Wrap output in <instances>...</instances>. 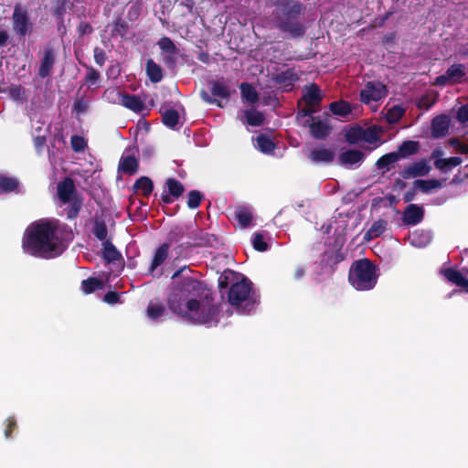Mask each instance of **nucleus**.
Returning a JSON list of instances; mask_svg holds the SVG:
<instances>
[{
    "instance_id": "nucleus-1",
    "label": "nucleus",
    "mask_w": 468,
    "mask_h": 468,
    "mask_svg": "<svg viewBox=\"0 0 468 468\" xmlns=\"http://www.w3.org/2000/svg\"><path fill=\"white\" fill-rule=\"evenodd\" d=\"M211 301V293L203 282L193 277H182L172 287L167 305L177 316L193 319L199 324H218L219 308Z\"/></svg>"
},
{
    "instance_id": "nucleus-2",
    "label": "nucleus",
    "mask_w": 468,
    "mask_h": 468,
    "mask_svg": "<svg viewBox=\"0 0 468 468\" xmlns=\"http://www.w3.org/2000/svg\"><path fill=\"white\" fill-rule=\"evenodd\" d=\"M67 226L57 218H41L27 227L22 239L25 252L44 259L59 256L65 250Z\"/></svg>"
},
{
    "instance_id": "nucleus-3",
    "label": "nucleus",
    "mask_w": 468,
    "mask_h": 468,
    "mask_svg": "<svg viewBox=\"0 0 468 468\" xmlns=\"http://www.w3.org/2000/svg\"><path fill=\"white\" fill-rule=\"evenodd\" d=\"M271 20L273 27L291 38L303 37L306 33L303 23L304 5L296 0H274Z\"/></svg>"
},
{
    "instance_id": "nucleus-4",
    "label": "nucleus",
    "mask_w": 468,
    "mask_h": 468,
    "mask_svg": "<svg viewBox=\"0 0 468 468\" xmlns=\"http://www.w3.org/2000/svg\"><path fill=\"white\" fill-rule=\"evenodd\" d=\"M377 267L367 258L354 261L348 272L349 283L358 291L373 289L378 282Z\"/></svg>"
},
{
    "instance_id": "nucleus-5",
    "label": "nucleus",
    "mask_w": 468,
    "mask_h": 468,
    "mask_svg": "<svg viewBox=\"0 0 468 468\" xmlns=\"http://www.w3.org/2000/svg\"><path fill=\"white\" fill-rule=\"evenodd\" d=\"M57 194L61 204H69L66 208L67 218H76L82 207L83 199L79 195L73 179L70 177H65L61 182H59L57 186Z\"/></svg>"
},
{
    "instance_id": "nucleus-6",
    "label": "nucleus",
    "mask_w": 468,
    "mask_h": 468,
    "mask_svg": "<svg viewBox=\"0 0 468 468\" xmlns=\"http://www.w3.org/2000/svg\"><path fill=\"white\" fill-rule=\"evenodd\" d=\"M252 282L243 278L241 281L233 282L228 292L229 303L243 314L249 313L254 306L256 301L250 296Z\"/></svg>"
},
{
    "instance_id": "nucleus-7",
    "label": "nucleus",
    "mask_w": 468,
    "mask_h": 468,
    "mask_svg": "<svg viewBox=\"0 0 468 468\" xmlns=\"http://www.w3.org/2000/svg\"><path fill=\"white\" fill-rule=\"evenodd\" d=\"M468 80L466 67L463 64H452L444 74L435 78L433 84L438 87L456 85L465 82Z\"/></svg>"
},
{
    "instance_id": "nucleus-8",
    "label": "nucleus",
    "mask_w": 468,
    "mask_h": 468,
    "mask_svg": "<svg viewBox=\"0 0 468 468\" xmlns=\"http://www.w3.org/2000/svg\"><path fill=\"white\" fill-rule=\"evenodd\" d=\"M209 84L211 96L206 90H202L200 92L201 99L207 103L217 104L218 107L222 108L223 105L218 99L229 100L231 95L229 86L219 80H212Z\"/></svg>"
},
{
    "instance_id": "nucleus-9",
    "label": "nucleus",
    "mask_w": 468,
    "mask_h": 468,
    "mask_svg": "<svg viewBox=\"0 0 468 468\" xmlns=\"http://www.w3.org/2000/svg\"><path fill=\"white\" fill-rule=\"evenodd\" d=\"M388 95L387 86L381 82L368 81L365 89L361 90L360 101L368 104L372 101H378Z\"/></svg>"
},
{
    "instance_id": "nucleus-10",
    "label": "nucleus",
    "mask_w": 468,
    "mask_h": 468,
    "mask_svg": "<svg viewBox=\"0 0 468 468\" xmlns=\"http://www.w3.org/2000/svg\"><path fill=\"white\" fill-rule=\"evenodd\" d=\"M443 154L441 148L434 149L431 154V159L434 160L435 168L442 173H448L463 163V159L459 156L442 158Z\"/></svg>"
},
{
    "instance_id": "nucleus-11",
    "label": "nucleus",
    "mask_w": 468,
    "mask_h": 468,
    "mask_svg": "<svg viewBox=\"0 0 468 468\" xmlns=\"http://www.w3.org/2000/svg\"><path fill=\"white\" fill-rule=\"evenodd\" d=\"M14 30L21 37L28 34L32 29V23L30 22L27 10L16 5L14 9L13 16Z\"/></svg>"
},
{
    "instance_id": "nucleus-12",
    "label": "nucleus",
    "mask_w": 468,
    "mask_h": 468,
    "mask_svg": "<svg viewBox=\"0 0 468 468\" xmlns=\"http://www.w3.org/2000/svg\"><path fill=\"white\" fill-rule=\"evenodd\" d=\"M431 167L429 165L428 161L422 158L405 166L399 175L403 179L416 178L424 176L430 174Z\"/></svg>"
},
{
    "instance_id": "nucleus-13",
    "label": "nucleus",
    "mask_w": 468,
    "mask_h": 468,
    "mask_svg": "<svg viewBox=\"0 0 468 468\" xmlns=\"http://www.w3.org/2000/svg\"><path fill=\"white\" fill-rule=\"evenodd\" d=\"M423 218V207L417 204H410L404 209L401 219L404 225L415 226L420 223Z\"/></svg>"
},
{
    "instance_id": "nucleus-14",
    "label": "nucleus",
    "mask_w": 468,
    "mask_h": 468,
    "mask_svg": "<svg viewBox=\"0 0 468 468\" xmlns=\"http://www.w3.org/2000/svg\"><path fill=\"white\" fill-rule=\"evenodd\" d=\"M55 65V52L54 48L50 46L46 47L43 51V57L40 61L38 69V75L40 78L45 79L48 77Z\"/></svg>"
},
{
    "instance_id": "nucleus-15",
    "label": "nucleus",
    "mask_w": 468,
    "mask_h": 468,
    "mask_svg": "<svg viewBox=\"0 0 468 468\" xmlns=\"http://www.w3.org/2000/svg\"><path fill=\"white\" fill-rule=\"evenodd\" d=\"M322 100L323 96L321 94V90L315 83L305 87L303 97L301 99V101H304L305 104L317 109V111L319 110Z\"/></svg>"
},
{
    "instance_id": "nucleus-16",
    "label": "nucleus",
    "mask_w": 468,
    "mask_h": 468,
    "mask_svg": "<svg viewBox=\"0 0 468 468\" xmlns=\"http://www.w3.org/2000/svg\"><path fill=\"white\" fill-rule=\"evenodd\" d=\"M101 257L106 264H114L120 261L123 264V258L122 253L116 249L111 240L102 242Z\"/></svg>"
},
{
    "instance_id": "nucleus-17",
    "label": "nucleus",
    "mask_w": 468,
    "mask_h": 468,
    "mask_svg": "<svg viewBox=\"0 0 468 468\" xmlns=\"http://www.w3.org/2000/svg\"><path fill=\"white\" fill-rule=\"evenodd\" d=\"M450 128V119L447 115L441 114L436 116L431 121V134L434 138L444 137Z\"/></svg>"
},
{
    "instance_id": "nucleus-18",
    "label": "nucleus",
    "mask_w": 468,
    "mask_h": 468,
    "mask_svg": "<svg viewBox=\"0 0 468 468\" xmlns=\"http://www.w3.org/2000/svg\"><path fill=\"white\" fill-rule=\"evenodd\" d=\"M303 126H308L310 128V133L312 136L318 140L325 139L329 135L331 131V127L327 123L320 120L317 122H314L313 120L311 122L310 120L307 119L303 123Z\"/></svg>"
},
{
    "instance_id": "nucleus-19",
    "label": "nucleus",
    "mask_w": 468,
    "mask_h": 468,
    "mask_svg": "<svg viewBox=\"0 0 468 468\" xmlns=\"http://www.w3.org/2000/svg\"><path fill=\"white\" fill-rule=\"evenodd\" d=\"M120 96L121 104L125 108L136 113H140L144 110L145 105L139 96L129 93H122Z\"/></svg>"
},
{
    "instance_id": "nucleus-20",
    "label": "nucleus",
    "mask_w": 468,
    "mask_h": 468,
    "mask_svg": "<svg viewBox=\"0 0 468 468\" xmlns=\"http://www.w3.org/2000/svg\"><path fill=\"white\" fill-rule=\"evenodd\" d=\"M169 248V243H163L155 250L152 262L148 268V274H153L154 271L165 261L168 258Z\"/></svg>"
},
{
    "instance_id": "nucleus-21",
    "label": "nucleus",
    "mask_w": 468,
    "mask_h": 468,
    "mask_svg": "<svg viewBox=\"0 0 468 468\" xmlns=\"http://www.w3.org/2000/svg\"><path fill=\"white\" fill-rule=\"evenodd\" d=\"M138 169L139 161L134 155H122L121 157L118 165V171L125 175L132 176L136 174L138 172Z\"/></svg>"
},
{
    "instance_id": "nucleus-22",
    "label": "nucleus",
    "mask_w": 468,
    "mask_h": 468,
    "mask_svg": "<svg viewBox=\"0 0 468 468\" xmlns=\"http://www.w3.org/2000/svg\"><path fill=\"white\" fill-rule=\"evenodd\" d=\"M420 145L418 141L407 140L402 142L395 153L399 160L416 154L420 151Z\"/></svg>"
},
{
    "instance_id": "nucleus-23",
    "label": "nucleus",
    "mask_w": 468,
    "mask_h": 468,
    "mask_svg": "<svg viewBox=\"0 0 468 468\" xmlns=\"http://www.w3.org/2000/svg\"><path fill=\"white\" fill-rule=\"evenodd\" d=\"M443 275L450 282L463 288L468 292V279L465 278L461 271L448 268L443 271Z\"/></svg>"
},
{
    "instance_id": "nucleus-24",
    "label": "nucleus",
    "mask_w": 468,
    "mask_h": 468,
    "mask_svg": "<svg viewBox=\"0 0 468 468\" xmlns=\"http://www.w3.org/2000/svg\"><path fill=\"white\" fill-rule=\"evenodd\" d=\"M308 157L314 163H331L334 161L335 153L330 149L316 148L310 153Z\"/></svg>"
},
{
    "instance_id": "nucleus-25",
    "label": "nucleus",
    "mask_w": 468,
    "mask_h": 468,
    "mask_svg": "<svg viewBox=\"0 0 468 468\" xmlns=\"http://www.w3.org/2000/svg\"><path fill=\"white\" fill-rule=\"evenodd\" d=\"M346 254L343 252L342 248L335 250H326L323 254L322 261L330 268H334L338 263L345 260Z\"/></svg>"
},
{
    "instance_id": "nucleus-26",
    "label": "nucleus",
    "mask_w": 468,
    "mask_h": 468,
    "mask_svg": "<svg viewBox=\"0 0 468 468\" xmlns=\"http://www.w3.org/2000/svg\"><path fill=\"white\" fill-rule=\"evenodd\" d=\"M365 154L359 150L350 149L340 154L339 161L343 165H352L363 161Z\"/></svg>"
},
{
    "instance_id": "nucleus-27",
    "label": "nucleus",
    "mask_w": 468,
    "mask_h": 468,
    "mask_svg": "<svg viewBox=\"0 0 468 468\" xmlns=\"http://www.w3.org/2000/svg\"><path fill=\"white\" fill-rule=\"evenodd\" d=\"M145 70L147 77L153 83H158L162 80L163 69L154 59L148 58L146 60Z\"/></svg>"
},
{
    "instance_id": "nucleus-28",
    "label": "nucleus",
    "mask_w": 468,
    "mask_h": 468,
    "mask_svg": "<svg viewBox=\"0 0 468 468\" xmlns=\"http://www.w3.org/2000/svg\"><path fill=\"white\" fill-rule=\"evenodd\" d=\"M388 222L385 219L379 218L376 220L371 227L365 233L364 239L371 240L381 236L386 230Z\"/></svg>"
},
{
    "instance_id": "nucleus-29",
    "label": "nucleus",
    "mask_w": 468,
    "mask_h": 468,
    "mask_svg": "<svg viewBox=\"0 0 468 468\" xmlns=\"http://www.w3.org/2000/svg\"><path fill=\"white\" fill-rule=\"evenodd\" d=\"M414 186L417 187L422 193L428 194L433 189L442 187V181L439 179H417L413 182Z\"/></svg>"
},
{
    "instance_id": "nucleus-30",
    "label": "nucleus",
    "mask_w": 468,
    "mask_h": 468,
    "mask_svg": "<svg viewBox=\"0 0 468 468\" xmlns=\"http://www.w3.org/2000/svg\"><path fill=\"white\" fill-rule=\"evenodd\" d=\"M410 242L416 247H425L431 241V235L423 229L415 230L410 237Z\"/></svg>"
},
{
    "instance_id": "nucleus-31",
    "label": "nucleus",
    "mask_w": 468,
    "mask_h": 468,
    "mask_svg": "<svg viewBox=\"0 0 468 468\" xmlns=\"http://www.w3.org/2000/svg\"><path fill=\"white\" fill-rule=\"evenodd\" d=\"M133 188L135 191H141L144 197H148L154 190V184L151 178L144 176L135 181Z\"/></svg>"
},
{
    "instance_id": "nucleus-32",
    "label": "nucleus",
    "mask_w": 468,
    "mask_h": 468,
    "mask_svg": "<svg viewBox=\"0 0 468 468\" xmlns=\"http://www.w3.org/2000/svg\"><path fill=\"white\" fill-rule=\"evenodd\" d=\"M252 218L251 211L244 206L238 207L235 210V218L242 228H248L250 226Z\"/></svg>"
},
{
    "instance_id": "nucleus-33",
    "label": "nucleus",
    "mask_w": 468,
    "mask_h": 468,
    "mask_svg": "<svg viewBox=\"0 0 468 468\" xmlns=\"http://www.w3.org/2000/svg\"><path fill=\"white\" fill-rule=\"evenodd\" d=\"M163 123L171 129H174L179 122V113L176 110L167 109L160 110Z\"/></svg>"
},
{
    "instance_id": "nucleus-34",
    "label": "nucleus",
    "mask_w": 468,
    "mask_h": 468,
    "mask_svg": "<svg viewBox=\"0 0 468 468\" xmlns=\"http://www.w3.org/2000/svg\"><path fill=\"white\" fill-rule=\"evenodd\" d=\"M329 110L333 112V114L346 117L351 112V106L349 102L340 100L336 101H333L329 105Z\"/></svg>"
},
{
    "instance_id": "nucleus-35",
    "label": "nucleus",
    "mask_w": 468,
    "mask_h": 468,
    "mask_svg": "<svg viewBox=\"0 0 468 468\" xmlns=\"http://www.w3.org/2000/svg\"><path fill=\"white\" fill-rule=\"evenodd\" d=\"M165 185L167 186V193L175 199H178L185 192V186L176 178H168Z\"/></svg>"
},
{
    "instance_id": "nucleus-36",
    "label": "nucleus",
    "mask_w": 468,
    "mask_h": 468,
    "mask_svg": "<svg viewBox=\"0 0 468 468\" xmlns=\"http://www.w3.org/2000/svg\"><path fill=\"white\" fill-rule=\"evenodd\" d=\"M241 96L247 101L255 103L259 101V94L256 89L248 82H242L239 86Z\"/></svg>"
},
{
    "instance_id": "nucleus-37",
    "label": "nucleus",
    "mask_w": 468,
    "mask_h": 468,
    "mask_svg": "<svg viewBox=\"0 0 468 468\" xmlns=\"http://www.w3.org/2000/svg\"><path fill=\"white\" fill-rule=\"evenodd\" d=\"M297 80L298 76L292 69H288L284 71H282L278 73L274 78L276 83L283 85H293Z\"/></svg>"
},
{
    "instance_id": "nucleus-38",
    "label": "nucleus",
    "mask_w": 468,
    "mask_h": 468,
    "mask_svg": "<svg viewBox=\"0 0 468 468\" xmlns=\"http://www.w3.org/2000/svg\"><path fill=\"white\" fill-rule=\"evenodd\" d=\"M19 182L15 177H9L0 175V191L2 193H10L18 189Z\"/></svg>"
},
{
    "instance_id": "nucleus-39",
    "label": "nucleus",
    "mask_w": 468,
    "mask_h": 468,
    "mask_svg": "<svg viewBox=\"0 0 468 468\" xmlns=\"http://www.w3.org/2000/svg\"><path fill=\"white\" fill-rule=\"evenodd\" d=\"M6 92L8 96L15 101L24 102L27 101L26 90L23 86L17 84H11Z\"/></svg>"
},
{
    "instance_id": "nucleus-40",
    "label": "nucleus",
    "mask_w": 468,
    "mask_h": 468,
    "mask_svg": "<svg viewBox=\"0 0 468 468\" xmlns=\"http://www.w3.org/2000/svg\"><path fill=\"white\" fill-rule=\"evenodd\" d=\"M102 287L103 282L94 277H90L81 282V290L85 294L92 293Z\"/></svg>"
},
{
    "instance_id": "nucleus-41",
    "label": "nucleus",
    "mask_w": 468,
    "mask_h": 468,
    "mask_svg": "<svg viewBox=\"0 0 468 468\" xmlns=\"http://www.w3.org/2000/svg\"><path fill=\"white\" fill-rule=\"evenodd\" d=\"M256 141L257 147L263 154H271L275 148V144L273 143V141L265 134H260L257 137Z\"/></svg>"
},
{
    "instance_id": "nucleus-42",
    "label": "nucleus",
    "mask_w": 468,
    "mask_h": 468,
    "mask_svg": "<svg viewBox=\"0 0 468 468\" xmlns=\"http://www.w3.org/2000/svg\"><path fill=\"white\" fill-rule=\"evenodd\" d=\"M92 234L99 240L105 241L107 239L108 229L104 220L96 219L92 227Z\"/></svg>"
},
{
    "instance_id": "nucleus-43",
    "label": "nucleus",
    "mask_w": 468,
    "mask_h": 468,
    "mask_svg": "<svg viewBox=\"0 0 468 468\" xmlns=\"http://www.w3.org/2000/svg\"><path fill=\"white\" fill-rule=\"evenodd\" d=\"M245 117L250 126H261L265 119L263 113L256 110L245 111Z\"/></svg>"
},
{
    "instance_id": "nucleus-44",
    "label": "nucleus",
    "mask_w": 468,
    "mask_h": 468,
    "mask_svg": "<svg viewBox=\"0 0 468 468\" xmlns=\"http://www.w3.org/2000/svg\"><path fill=\"white\" fill-rule=\"evenodd\" d=\"M236 272L231 270H225L218 277V288L220 291L227 289L235 282Z\"/></svg>"
},
{
    "instance_id": "nucleus-45",
    "label": "nucleus",
    "mask_w": 468,
    "mask_h": 468,
    "mask_svg": "<svg viewBox=\"0 0 468 468\" xmlns=\"http://www.w3.org/2000/svg\"><path fill=\"white\" fill-rule=\"evenodd\" d=\"M397 161H399V158L395 152L388 153L378 159L376 166L378 169L387 168L388 170L389 165H393Z\"/></svg>"
},
{
    "instance_id": "nucleus-46",
    "label": "nucleus",
    "mask_w": 468,
    "mask_h": 468,
    "mask_svg": "<svg viewBox=\"0 0 468 468\" xmlns=\"http://www.w3.org/2000/svg\"><path fill=\"white\" fill-rule=\"evenodd\" d=\"M404 113L405 110L401 106L395 105L388 111L386 120L389 124L397 123L402 118Z\"/></svg>"
},
{
    "instance_id": "nucleus-47",
    "label": "nucleus",
    "mask_w": 468,
    "mask_h": 468,
    "mask_svg": "<svg viewBox=\"0 0 468 468\" xmlns=\"http://www.w3.org/2000/svg\"><path fill=\"white\" fill-rule=\"evenodd\" d=\"M363 128L361 126H353L349 128L346 134V141L351 144H355L359 141H362Z\"/></svg>"
},
{
    "instance_id": "nucleus-48",
    "label": "nucleus",
    "mask_w": 468,
    "mask_h": 468,
    "mask_svg": "<svg viewBox=\"0 0 468 468\" xmlns=\"http://www.w3.org/2000/svg\"><path fill=\"white\" fill-rule=\"evenodd\" d=\"M165 313V307L162 303H150L147 306L146 314L151 320H157Z\"/></svg>"
},
{
    "instance_id": "nucleus-49",
    "label": "nucleus",
    "mask_w": 468,
    "mask_h": 468,
    "mask_svg": "<svg viewBox=\"0 0 468 468\" xmlns=\"http://www.w3.org/2000/svg\"><path fill=\"white\" fill-rule=\"evenodd\" d=\"M380 140L379 129L377 126L363 128L362 141L368 144H375Z\"/></svg>"
},
{
    "instance_id": "nucleus-50",
    "label": "nucleus",
    "mask_w": 468,
    "mask_h": 468,
    "mask_svg": "<svg viewBox=\"0 0 468 468\" xmlns=\"http://www.w3.org/2000/svg\"><path fill=\"white\" fill-rule=\"evenodd\" d=\"M128 31V23L122 17H118L113 23V27L112 30V36H120L121 37H124L127 35Z\"/></svg>"
},
{
    "instance_id": "nucleus-51",
    "label": "nucleus",
    "mask_w": 468,
    "mask_h": 468,
    "mask_svg": "<svg viewBox=\"0 0 468 468\" xmlns=\"http://www.w3.org/2000/svg\"><path fill=\"white\" fill-rule=\"evenodd\" d=\"M203 199H204V196L200 191L191 190L187 194V201H186L187 207L190 209H196L200 206Z\"/></svg>"
},
{
    "instance_id": "nucleus-52",
    "label": "nucleus",
    "mask_w": 468,
    "mask_h": 468,
    "mask_svg": "<svg viewBox=\"0 0 468 468\" xmlns=\"http://www.w3.org/2000/svg\"><path fill=\"white\" fill-rule=\"evenodd\" d=\"M158 46L160 49L165 53L176 55L177 53V48L173 42V40L168 37H162L158 41Z\"/></svg>"
},
{
    "instance_id": "nucleus-53",
    "label": "nucleus",
    "mask_w": 468,
    "mask_h": 468,
    "mask_svg": "<svg viewBox=\"0 0 468 468\" xmlns=\"http://www.w3.org/2000/svg\"><path fill=\"white\" fill-rule=\"evenodd\" d=\"M73 5V3L69 0H56V5L53 13L58 19H62L66 11L68 9H71Z\"/></svg>"
},
{
    "instance_id": "nucleus-54",
    "label": "nucleus",
    "mask_w": 468,
    "mask_h": 468,
    "mask_svg": "<svg viewBox=\"0 0 468 468\" xmlns=\"http://www.w3.org/2000/svg\"><path fill=\"white\" fill-rule=\"evenodd\" d=\"M196 240V245L197 246H213L214 242L217 241V238L214 234H209L201 230L199 231V236Z\"/></svg>"
},
{
    "instance_id": "nucleus-55",
    "label": "nucleus",
    "mask_w": 468,
    "mask_h": 468,
    "mask_svg": "<svg viewBox=\"0 0 468 468\" xmlns=\"http://www.w3.org/2000/svg\"><path fill=\"white\" fill-rule=\"evenodd\" d=\"M70 145L74 152L80 153L87 148V142L84 137L74 134L70 138Z\"/></svg>"
},
{
    "instance_id": "nucleus-56",
    "label": "nucleus",
    "mask_w": 468,
    "mask_h": 468,
    "mask_svg": "<svg viewBox=\"0 0 468 468\" xmlns=\"http://www.w3.org/2000/svg\"><path fill=\"white\" fill-rule=\"evenodd\" d=\"M252 244L254 250L261 252L266 251L269 248L268 243L264 240L263 235L260 232L254 234Z\"/></svg>"
},
{
    "instance_id": "nucleus-57",
    "label": "nucleus",
    "mask_w": 468,
    "mask_h": 468,
    "mask_svg": "<svg viewBox=\"0 0 468 468\" xmlns=\"http://www.w3.org/2000/svg\"><path fill=\"white\" fill-rule=\"evenodd\" d=\"M87 74L85 76V82L89 85L96 83L101 78L100 72L91 66L85 65Z\"/></svg>"
},
{
    "instance_id": "nucleus-58",
    "label": "nucleus",
    "mask_w": 468,
    "mask_h": 468,
    "mask_svg": "<svg viewBox=\"0 0 468 468\" xmlns=\"http://www.w3.org/2000/svg\"><path fill=\"white\" fill-rule=\"evenodd\" d=\"M316 112H317V109H314V107H310L309 105L305 104L304 107L298 109V112L296 114V119L300 120L301 118H303V117H309L308 119L311 122L314 120V117H312V115L314 113H315Z\"/></svg>"
},
{
    "instance_id": "nucleus-59",
    "label": "nucleus",
    "mask_w": 468,
    "mask_h": 468,
    "mask_svg": "<svg viewBox=\"0 0 468 468\" xmlns=\"http://www.w3.org/2000/svg\"><path fill=\"white\" fill-rule=\"evenodd\" d=\"M435 103V99L431 98L430 95H422L420 98H419L417 101V107L420 109L429 110L431 109Z\"/></svg>"
},
{
    "instance_id": "nucleus-60",
    "label": "nucleus",
    "mask_w": 468,
    "mask_h": 468,
    "mask_svg": "<svg viewBox=\"0 0 468 468\" xmlns=\"http://www.w3.org/2000/svg\"><path fill=\"white\" fill-rule=\"evenodd\" d=\"M17 424L16 420L14 417H9L6 419V426L4 431L5 437L9 439L12 436L13 431L16 429Z\"/></svg>"
},
{
    "instance_id": "nucleus-61",
    "label": "nucleus",
    "mask_w": 468,
    "mask_h": 468,
    "mask_svg": "<svg viewBox=\"0 0 468 468\" xmlns=\"http://www.w3.org/2000/svg\"><path fill=\"white\" fill-rule=\"evenodd\" d=\"M93 53H94V60L95 62L100 66V67H102L106 61V53L105 51L99 48V47H96L93 50Z\"/></svg>"
},
{
    "instance_id": "nucleus-62",
    "label": "nucleus",
    "mask_w": 468,
    "mask_h": 468,
    "mask_svg": "<svg viewBox=\"0 0 468 468\" xmlns=\"http://www.w3.org/2000/svg\"><path fill=\"white\" fill-rule=\"evenodd\" d=\"M457 120L463 123L468 122V103L459 108Z\"/></svg>"
},
{
    "instance_id": "nucleus-63",
    "label": "nucleus",
    "mask_w": 468,
    "mask_h": 468,
    "mask_svg": "<svg viewBox=\"0 0 468 468\" xmlns=\"http://www.w3.org/2000/svg\"><path fill=\"white\" fill-rule=\"evenodd\" d=\"M182 237H183L182 229L179 227H176L169 232L168 239H169L170 242H173V241L177 242L180 240V239Z\"/></svg>"
},
{
    "instance_id": "nucleus-64",
    "label": "nucleus",
    "mask_w": 468,
    "mask_h": 468,
    "mask_svg": "<svg viewBox=\"0 0 468 468\" xmlns=\"http://www.w3.org/2000/svg\"><path fill=\"white\" fill-rule=\"evenodd\" d=\"M77 30H78L80 36L88 35L93 31L92 27L88 22H85V21H81L79 24Z\"/></svg>"
}]
</instances>
